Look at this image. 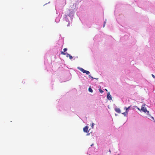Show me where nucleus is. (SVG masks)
<instances>
[{
	"label": "nucleus",
	"mask_w": 155,
	"mask_h": 155,
	"mask_svg": "<svg viewBox=\"0 0 155 155\" xmlns=\"http://www.w3.org/2000/svg\"><path fill=\"white\" fill-rule=\"evenodd\" d=\"M107 98L109 100H111L112 99L111 96L110 95V92H108L107 95Z\"/></svg>",
	"instance_id": "nucleus-4"
},
{
	"label": "nucleus",
	"mask_w": 155,
	"mask_h": 155,
	"mask_svg": "<svg viewBox=\"0 0 155 155\" xmlns=\"http://www.w3.org/2000/svg\"><path fill=\"white\" fill-rule=\"evenodd\" d=\"M94 125V123H92V125H91V127H92V128H93Z\"/></svg>",
	"instance_id": "nucleus-15"
},
{
	"label": "nucleus",
	"mask_w": 155,
	"mask_h": 155,
	"mask_svg": "<svg viewBox=\"0 0 155 155\" xmlns=\"http://www.w3.org/2000/svg\"><path fill=\"white\" fill-rule=\"evenodd\" d=\"M89 135V134H87V135Z\"/></svg>",
	"instance_id": "nucleus-20"
},
{
	"label": "nucleus",
	"mask_w": 155,
	"mask_h": 155,
	"mask_svg": "<svg viewBox=\"0 0 155 155\" xmlns=\"http://www.w3.org/2000/svg\"><path fill=\"white\" fill-rule=\"evenodd\" d=\"M145 104H144L142 106L141 108V110L143 112L145 113H147V115L149 116L153 120H154V118L150 116V115L149 114V112L148 111L146 108L145 107Z\"/></svg>",
	"instance_id": "nucleus-1"
},
{
	"label": "nucleus",
	"mask_w": 155,
	"mask_h": 155,
	"mask_svg": "<svg viewBox=\"0 0 155 155\" xmlns=\"http://www.w3.org/2000/svg\"><path fill=\"white\" fill-rule=\"evenodd\" d=\"M128 112H127L126 111V112L124 113H122V114L124 115L125 116H126V115L127 114Z\"/></svg>",
	"instance_id": "nucleus-10"
},
{
	"label": "nucleus",
	"mask_w": 155,
	"mask_h": 155,
	"mask_svg": "<svg viewBox=\"0 0 155 155\" xmlns=\"http://www.w3.org/2000/svg\"><path fill=\"white\" fill-rule=\"evenodd\" d=\"M106 91H107V89H106Z\"/></svg>",
	"instance_id": "nucleus-19"
},
{
	"label": "nucleus",
	"mask_w": 155,
	"mask_h": 155,
	"mask_svg": "<svg viewBox=\"0 0 155 155\" xmlns=\"http://www.w3.org/2000/svg\"><path fill=\"white\" fill-rule=\"evenodd\" d=\"M88 91L89 92L92 93L93 92V90L91 87H89L88 88Z\"/></svg>",
	"instance_id": "nucleus-8"
},
{
	"label": "nucleus",
	"mask_w": 155,
	"mask_h": 155,
	"mask_svg": "<svg viewBox=\"0 0 155 155\" xmlns=\"http://www.w3.org/2000/svg\"><path fill=\"white\" fill-rule=\"evenodd\" d=\"M61 54H63L64 55H65L66 54V53H64L62 51H61Z\"/></svg>",
	"instance_id": "nucleus-9"
},
{
	"label": "nucleus",
	"mask_w": 155,
	"mask_h": 155,
	"mask_svg": "<svg viewBox=\"0 0 155 155\" xmlns=\"http://www.w3.org/2000/svg\"><path fill=\"white\" fill-rule=\"evenodd\" d=\"M88 127L87 126H86L83 128V131L84 132L86 133L88 132Z\"/></svg>",
	"instance_id": "nucleus-3"
},
{
	"label": "nucleus",
	"mask_w": 155,
	"mask_h": 155,
	"mask_svg": "<svg viewBox=\"0 0 155 155\" xmlns=\"http://www.w3.org/2000/svg\"><path fill=\"white\" fill-rule=\"evenodd\" d=\"M89 77L92 78V79H93V78L90 75H89Z\"/></svg>",
	"instance_id": "nucleus-14"
},
{
	"label": "nucleus",
	"mask_w": 155,
	"mask_h": 155,
	"mask_svg": "<svg viewBox=\"0 0 155 155\" xmlns=\"http://www.w3.org/2000/svg\"><path fill=\"white\" fill-rule=\"evenodd\" d=\"M152 77L153 78H155V76L153 74H152Z\"/></svg>",
	"instance_id": "nucleus-13"
},
{
	"label": "nucleus",
	"mask_w": 155,
	"mask_h": 155,
	"mask_svg": "<svg viewBox=\"0 0 155 155\" xmlns=\"http://www.w3.org/2000/svg\"><path fill=\"white\" fill-rule=\"evenodd\" d=\"M78 68L84 73H85L87 74H88L90 73L88 71L85 70L82 68L78 67Z\"/></svg>",
	"instance_id": "nucleus-2"
},
{
	"label": "nucleus",
	"mask_w": 155,
	"mask_h": 155,
	"mask_svg": "<svg viewBox=\"0 0 155 155\" xmlns=\"http://www.w3.org/2000/svg\"><path fill=\"white\" fill-rule=\"evenodd\" d=\"M99 90L100 92L101 93H102L103 92H104L103 91L101 90V89H99Z\"/></svg>",
	"instance_id": "nucleus-11"
},
{
	"label": "nucleus",
	"mask_w": 155,
	"mask_h": 155,
	"mask_svg": "<svg viewBox=\"0 0 155 155\" xmlns=\"http://www.w3.org/2000/svg\"><path fill=\"white\" fill-rule=\"evenodd\" d=\"M66 57H69V58L70 59H71L73 57H72V56H71L70 54H68V53H67V55H66Z\"/></svg>",
	"instance_id": "nucleus-6"
},
{
	"label": "nucleus",
	"mask_w": 155,
	"mask_h": 155,
	"mask_svg": "<svg viewBox=\"0 0 155 155\" xmlns=\"http://www.w3.org/2000/svg\"><path fill=\"white\" fill-rule=\"evenodd\" d=\"M115 110L118 113H121L120 110L119 108H116L115 109Z\"/></svg>",
	"instance_id": "nucleus-5"
},
{
	"label": "nucleus",
	"mask_w": 155,
	"mask_h": 155,
	"mask_svg": "<svg viewBox=\"0 0 155 155\" xmlns=\"http://www.w3.org/2000/svg\"><path fill=\"white\" fill-rule=\"evenodd\" d=\"M134 107L135 108H137V107L136 106H134Z\"/></svg>",
	"instance_id": "nucleus-17"
},
{
	"label": "nucleus",
	"mask_w": 155,
	"mask_h": 155,
	"mask_svg": "<svg viewBox=\"0 0 155 155\" xmlns=\"http://www.w3.org/2000/svg\"><path fill=\"white\" fill-rule=\"evenodd\" d=\"M109 151H110V150H109Z\"/></svg>",
	"instance_id": "nucleus-21"
},
{
	"label": "nucleus",
	"mask_w": 155,
	"mask_h": 155,
	"mask_svg": "<svg viewBox=\"0 0 155 155\" xmlns=\"http://www.w3.org/2000/svg\"><path fill=\"white\" fill-rule=\"evenodd\" d=\"M131 107V106H129L128 108H127L126 107H125L124 108L125 109H126V111L127 112H128V109H129L130 107Z\"/></svg>",
	"instance_id": "nucleus-7"
},
{
	"label": "nucleus",
	"mask_w": 155,
	"mask_h": 155,
	"mask_svg": "<svg viewBox=\"0 0 155 155\" xmlns=\"http://www.w3.org/2000/svg\"><path fill=\"white\" fill-rule=\"evenodd\" d=\"M67 49L66 48H65L63 49V51H64V52L66 51H67Z\"/></svg>",
	"instance_id": "nucleus-12"
},
{
	"label": "nucleus",
	"mask_w": 155,
	"mask_h": 155,
	"mask_svg": "<svg viewBox=\"0 0 155 155\" xmlns=\"http://www.w3.org/2000/svg\"><path fill=\"white\" fill-rule=\"evenodd\" d=\"M137 108L138 109V110H140V111L141 110V109H140L139 108H138V107H137Z\"/></svg>",
	"instance_id": "nucleus-16"
},
{
	"label": "nucleus",
	"mask_w": 155,
	"mask_h": 155,
	"mask_svg": "<svg viewBox=\"0 0 155 155\" xmlns=\"http://www.w3.org/2000/svg\"><path fill=\"white\" fill-rule=\"evenodd\" d=\"M105 23H104V26H103V27H104V26L105 25Z\"/></svg>",
	"instance_id": "nucleus-18"
}]
</instances>
